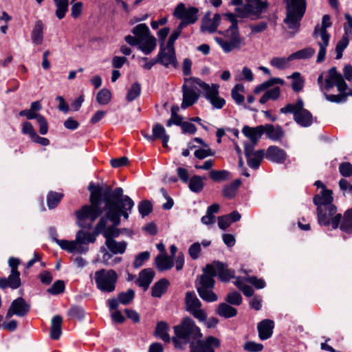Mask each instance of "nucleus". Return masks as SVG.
I'll return each instance as SVG.
<instances>
[{"label": "nucleus", "instance_id": "nucleus-21", "mask_svg": "<svg viewBox=\"0 0 352 352\" xmlns=\"http://www.w3.org/2000/svg\"><path fill=\"white\" fill-rule=\"evenodd\" d=\"M210 265L213 267V270L217 272V275H218L221 281L228 282L234 278V271L228 268L227 264L219 261H214Z\"/></svg>", "mask_w": 352, "mask_h": 352}, {"label": "nucleus", "instance_id": "nucleus-29", "mask_svg": "<svg viewBox=\"0 0 352 352\" xmlns=\"http://www.w3.org/2000/svg\"><path fill=\"white\" fill-rule=\"evenodd\" d=\"M274 327V322L270 319H265L260 322L257 325L258 337L261 340H265L270 338Z\"/></svg>", "mask_w": 352, "mask_h": 352}, {"label": "nucleus", "instance_id": "nucleus-1", "mask_svg": "<svg viewBox=\"0 0 352 352\" xmlns=\"http://www.w3.org/2000/svg\"><path fill=\"white\" fill-rule=\"evenodd\" d=\"M104 202L107 212L96 224L91 235L96 236L102 234L106 240H114L120 231L116 227L120 224V217L128 219L129 213L134 206L133 201L127 195H123V190L120 187L116 188L113 191L109 188L104 194Z\"/></svg>", "mask_w": 352, "mask_h": 352}, {"label": "nucleus", "instance_id": "nucleus-64", "mask_svg": "<svg viewBox=\"0 0 352 352\" xmlns=\"http://www.w3.org/2000/svg\"><path fill=\"white\" fill-rule=\"evenodd\" d=\"M36 120L39 124V133L41 135H45L48 131V124L47 120L41 114L38 116Z\"/></svg>", "mask_w": 352, "mask_h": 352}, {"label": "nucleus", "instance_id": "nucleus-31", "mask_svg": "<svg viewBox=\"0 0 352 352\" xmlns=\"http://www.w3.org/2000/svg\"><path fill=\"white\" fill-rule=\"evenodd\" d=\"M155 276V272L151 268H146L142 270L140 274L136 283L139 287L146 290Z\"/></svg>", "mask_w": 352, "mask_h": 352}, {"label": "nucleus", "instance_id": "nucleus-43", "mask_svg": "<svg viewBox=\"0 0 352 352\" xmlns=\"http://www.w3.org/2000/svg\"><path fill=\"white\" fill-rule=\"evenodd\" d=\"M264 156V151L263 150H258L255 152L254 155H250L248 157H246L247 158V163L248 166L254 169H257L260 164L261 162V160H263Z\"/></svg>", "mask_w": 352, "mask_h": 352}, {"label": "nucleus", "instance_id": "nucleus-23", "mask_svg": "<svg viewBox=\"0 0 352 352\" xmlns=\"http://www.w3.org/2000/svg\"><path fill=\"white\" fill-rule=\"evenodd\" d=\"M221 15L219 14H215L213 19H210V12H207L201 20V31L208 32L210 33H214L217 32V28L221 21Z\"/></svg>", "mask_w": 352, "mask_h": 352}, {"label": "nucleus", "instance_id": "nucleus-51", "mask_svg": "<svg viewBox=\"0 0 352 352\" xmlns=\"http://www.w3.org/2000/svg\"><path fill=\"white\" fill-rule=\"evenodd\" d=\"M67 315L72 319L81 320L85 316V311L80 306L74 305L68 310Z\"/></svg>", "mask_w": 352, "mask_h": 352}, {"label": "nucleus", "instance_id": "nucleus-34", "mask_svg": "<svg viewBox=\"0 0 352 352\" xmlns=\"http://www.w3.org/2000/svg\"><path fill=\"white\" fill-rule=\"evenodd\" d=\"M155 263L159 271L170 270L174 265L173 260L166 254L157 255L155 259Z\"/></svg>", "mask_w": 352, "mask_h": 352}, {"label": "nucleus", "instance_id": "nucleus-45", "mask_svg": "<svg viewBox=\"0 0 352 352\" xmlns=\"http://www.w3.org/2000/svg\"><path fill=\"white\" fill-rule=\"evenodd\" d=\"M56 7V16L58 19H62L65 17L66 12L68 10L69 3L68 0H53Z\"/></svg>", "mask_w": 352, "mask_h": 352}, {"label": "nucleus", "instance_id": "nucleus-11", "mask_svg": "<svg viewBox=\"0 0 352 352\" xmlns=\"http://www.w3.org/2000/svg\"><path fill=\"white\" fill-rule=\"evenodd\" d=\"M268 7L267 1L247 0L245 5L242 8H236V12L239 17L245 18L254 16V19H260L261 14L266 11Z\"/></svg>", "mask_w": 352, "mask_h": 352}, {"label": "nucleus", "instance_id": "nucleus-30", "mask_svg": "<svg viewBox=\"0 0 352 352\" xmlns=\"http://www.w3.org/2000/svg\"><path fill=\"white\" fill-rule=\"evenodd\" d=\"M344 35L336 46V59L342 57V52L349 45V41L352 39V28L344 27Z\"/></svg>", "mask_w": 352, "mask_h": 352}, {"label": "nucleus", "instance_id": "nucleus-27", "mask_svg": "<svg viewBox=\"0 0 352 352\" xmlns=\"http://www.w3.org/2000/svg\"><path fill=\"white\" fill-rule=\"evenodd\" d=\"M264 133L267 137L276 142H280L285 136V131L281 126L267 124L263 125Z\"/></svg>", "mask_w": 352, "mask_h": 352}, {"label": "nucleus", "instance_id": "nucleus-33", "mask_svg": "<svg viewBox=\"0 0 352 352\" xmlns=\"http://www.w3.org/2000/svg\"><path fill=\"white\" fill-rule=\"evenodd\" d=\"M43 23L41 21L38 20L35 23V25L31 32V38L32 43L35 45H41L43 41Z\"/></svg>", "mask_w": 352, "mask_h": 352}, {"label": "nucleus", "instance_id": "nucleus-50", "mask_svg": "<svg viewBox=\"0 0 352 352\" xmlns=\"http://www.w3.org/2000/svg\"><path fill=\"white\" fill-rule=\"evenodd\" d=\"M63 195L56 192H50L47 197V204L50 209L55 208L61 201Z\"/></svg>", "mask_w": 352, "mask_h": 352}, {"label": "nucleus", "instance_id": "nucleus-36", "mask_svg": "<svg viewBox=\"0 0 352 352\" xmlns=\"http://www.w3.org/2000/svg\"><path fill=\"white\" fill-rule=\"evenodd\" d=\"M217 314L225 318H230L236 316L237 309L228 303L222 302L219 305Z\"/></svg>", "mask_w": 352, "mask_h": 352}, {"label": "nucleus", "instance_id": "nucleus-8", "mask_svg": "<svg viewBox=\"0 0 352 352\" xmlns=\"http://www.w3.org/2000/svg\"><path fill=\"white\" fill-rule=\"evenodd\" d=\"M219 33L226 38L216 37L215 41L226 53H229L234 50H239L245 45L244 38L241 36L239 30L235 29V31L226 30Z\"/></svg>", "mask_w": 352, "mask_h": 352}, {"label": "nucleus", "instance_id": "nucleus-56", "mask_svg": "<svg viewBox=\"0 0 352 352\" xmlns=\"http://www.w3.org/2000/svg\"><path fill=\"white\" fill-rule=\"evenodd\" d=\"M225 300L230 305L239 306L242 302V296L239 292L234 291L228 293Z\"/></svg>", "mask_w": 352, "mask_h": 352}, {"label": "nucleus", "instance_id": "nucleus-40", "mask_svg": "<svg viewBox=\"0 0 352 352\" xmlns=\"http://www.w3.org/2000/svg\"><path fill=\"white\" fill-rule=\"evenodd\" d=\"M168 331V324L166 322L161 321L157 324L155 336L156 337L160 338L161 340L166 342H170V336L167 333Z\"/></svg>", "mask_w": 352, "mask_h": 352}, {"label": "nucleus", "instance_id": "nucleus-48", "mask_svg": "<svg viewBox=\"0 0 352 352\" xmlns=\"http://www.w3.org/2000/svg\"><path fill=\"white\" fill-rule=\"evenodd\" d=\"M288 78L293 79V82L292 83V88L294 92L298 93L303 89L305 81L301 78L300 74L299 72H294Z\"/></svg>", "mask_w": 352, "mask_h": 352}, {"label": "nucleus", "instance_id": "nucleus-47", "mask_svg": "<svg viewBox=\"0 0 352 352\" xmlns=\"http://www.w3.org/2000/svg\"><path fill=\"white\" fill-rule=\"evenodd\" d=\"M340 229L346 232H352V208L348 209L344 213Z\"/></svg>", "mask_w": 352, "mask_h": 352}, {"label": "nucleus", "instance_id": "nucleus-3", "mask_svg": "<svg viewBox=\"0 0 352 352\" xmlns=\"http://www.w3.org/2000/svg\"><path fill=\"white\" fill-rule=\"evenodd\" d=\"M217 276V272L213 270V267L207 264L203 269V274L199 276L196 282L195 287L200 298L209 302L217 300V296L212 292Z\"/></svg>", "mask_w": 352, "mask_h": 352}, {"label": "nucleus", "instance_id": "nucleus-49", "mask_svg": "<svg viewBox=\"0 0 352 352\" xmlns=\"http://www.w3.org/2000/svg\"><path fill=\"white\" fill-rule=\"evenodd\" d=\"M141 85L135 82L133 83L129 89L126 96V99L128 102H132L134 100H135L137 98H138L141 94Z\"/></svg>", "mask_w": 352, "mask_h": 352}, {"label": "nucleus", "instance_id": "nucleus-18", "mask_svg": "<svg viewBox=\"0 0 352 352\" xmlns=\"http://www.w3.org/2000/svg\"><path fill=\"white\" fill-rule=\"evenodd\" d=\"M30 310V305L22 297H19L14 300L9 307L6 318L9 319L14 315L19 317L25 316Z\"/></svg>", "mask_w": 352, "mask_h": 352}, {"label": "nucleus", "instance_id": "nucleus-24", "mask_svg": "<svg viewBox=\"0 0 352 352\" xmlns=\"http://www.w3.org/2000/svg\"><path fill=\"white\" fill-rule=\"evenodd\" d=\"M186 80L187 81V80ZM188 81L192 82L193 84L200 87L204 91L205 96L209 101L219 95V85L216 84H212L210 87L208 84L201 81L199 78L194 77L190 78Z\"/></svg>", "mask_w": 352, "mask_h": 352}, {"label": "nucleus", "instance_id": "nucleus-53", "mask_svg": "<svg viewBox=\"0 0 352 352\" xmlns=\"http://www.w3.org/2000/svg\"><path fill=\"white\" fill-rule=\"evenodd\" d=\"M111 99V93L107 89H102L98 91L96 96L97 102L102 105L107 104Z\"/></svg>", "mask_w": 352, "mask_h": 352}, {"label": "nucleus", "instance_id": "nucleus-17", "mask_svg": "<svg viewBox=\"0 0 352 352\" xmlns=\"http://www.w3.org/2000/svg\"><path fill=\"white\" fill-rule=\"evenodd\" d=\"M332 195L331 190L324 189L322 190L321 195H316L313 199L314 204L317 206V212L320 213L321 217L322 208L329 207L330 213L335 212L336 206L332 204Z\"/></svg>", "mask_w": 352, "mask_h": 352}, {"label": "nucleus", "instance_id": "nucleus-42", "mask_svg": "<svg viewBox=\"0 0 352 352\" xmlns=\"http://www.w3.org/2000/svg\"><path fill=\"white\" fill-rule=\"evenodd\" d=\"M245 93V87L242 84H236L232 89L231 96L237 104H243L245 97L242 94Z\"/></svg>", "mask_w": 352, "mask_h": 352}, {"label": "nucleus", "instance_id": "nucleus-52", "mask_svg": "<svg viewBox=\"0 0 352 352\" xmlns=\"http://www.w3.org/2000/svg\"><path fill=\"white\" fill-rule=\"evenodd\" d=\"M292 60L285 57H274L270 60V65L278 69H284L289 66V62Z\"/></svg>", "mask_w": 352, "mask_h": 352}, {"label": "nucleus", "instance_id": "nucleus-6", "mask_svg": "<svg viewBox=\"0 0 352 352\" xmlns=\"http://www.w3.org/2000/svg\"><path fill=\"white\" fill-rule=\"evenodd\" d=\"M54 241L63 249L69 252L85 253L88 250L87 244L94 243L95 239L89 232L82 230L77 232L76 239L74 241L60 240L54 238Z\"/></svg>", "mask_w": 352, "mask_h": 352}, {"label": "nucleus", "instance_id": "nucleus-16", "mask_svg": "<svg viewBox=\"0 0 352 352\" xmlns=\"http://www.w3.org/2000/svg\"><path fill=\"white\" fill-rule=\"evenodd\" d=\"M198 8L195 7L186 8L184 3H180L175 8L173 15L190 25L195 23L198 20Z\"/></svg>", "mask_w": 352, "mask_h": 352}, {"label": "nucleus", "instance_id": "nucleus-44", "mask_svg": "<svg viewBox=\"0 0 352 352\" xmlns=\"http://www.w3.org/2000/svg\"><path fill=\"white\" fill-rule=\"evenodd\" d=\"M284 82V80L280 78H271L268 80L265 81L264 82L256 86L254 89V92L256 94H258L261 91L267 89L270 87L274 86L276 84L283 85Z\"/></svg>", "mask_w": 352, "mask_h": 352}, {"label": "nucleus", "instance_id": "nucleus-9", "mask_svg": "<svg viewBox=\"0 0 352 352\" xmlns=\"http://www.w3.org/2000/svg\"><path fill=\"white\" fill-rule=\"evenodd\" d=\"M97 288L102 292L111 293L116 289L118 275L113 270L101 269L95 272Z\"/></svg>", "mask_w": 352, "mask_h": 352}, {"label": "nucleus", "instance_id": "nucleus-20", "mask_svg": "<svg viewBox=\"0 0 352 352\" xmlns=\"http://www.w3.org/2000/svg\"><path fill=\"white\" fill-rule=\"evenodd\" d=\"M157 56L159 63L165 67L172 65L176 68L178 66L175 49H166V47H164L163 43L160 44V50Z\"/></svg>", "mask_w": 352, "mask_h": 352}, {"label": "nucleus", "instance_id": "nucleus-55", "mask_svg": "<svg viewBox=\"0 0 352 352\" xmlns=\"http://www.w3.org/2000/svg\"><path fill=\"white\" fill-rule=\"evenodd\" d=\"M138 210L142 217L148 215L153 210V205L148 200H143L138 205Z\"/></svg>", "mask_w": 352, "mask_h": 352}, {"label": "nucleus", "instance_id": "nucleus-32", "mask_svg": "<svg viewBox=\"0 0 352 352\" xmlns=\"http://www.w3.org/2000/svg\"><path fill=\"white\" fill-rule=\"evenodd\" d=\"M63 318L56 315L52 318L50 336L52 340H57L62 334Z\"/></svg>", "mask_w": 352, "mask_h": 352}, {"label": "nucleus", "instance_id": "nucleus-39", "mask_svg": "<svg viewBox=\"0 0 352 352\" xmlns=\"http://www.w3.org/2000/svg\"><path fill=\"white\" fill-rule=\"evenodd\" d=\"M241 184L239 179H235L228 185L225 186L222 190L223 196L228 199L234 198Z\"/></svg>", "mask_w": 352, "mask_h": 352}, {"label": "nucleus", "instance_id": "nucleus-25", "mask_svg": "<svg viewBox=\"0 0 352 352\" xmlns=\"http://www.w3.org/2000/svg\"><path fill=\"white\" fill-rule=\"evenodd\" d=\"M265 157L273 162L283 164L287 155L281 148L277 146H270L266 151Z\"/></svg>", "mask_w": 352, "mask_h": 352}, {"label": "nucleus", "instance_id": "nucleus-38", "mask_svg": "<svg viewBox=\"0 0 352 352\" xmlns=\"http://www.w3.org/2000/svg\"><path fill=\"white\" fill-rule=\"evenodd\" d=\"M206 179V177H201L199 175L192 176L188 182L189 189L195 193L200 192L204 189V180Z\"/></svg>", "mask_w": 352, "mask_h": 352}, {"label": "nucleus", "instance_id": "nucleus-41", "mask_svg": "<svg viewBox=\"0 0 352 352\" xmlns=\"http://www.w3.org/2000/svg\"><path fill=\"white\" fill-rule=\"evenodd\" d=\"M315 52L316 51L314 48L310 47H306L290 54L289 59L292 60L294 59H307L312 57Z\"/></svg>", "mask_w": 352, "mask_h": 352}, {"label": "nucleus", "instance_id": "nucleus-13", "mask_svg": "<svg viewBox=\"0 0 352 352\" xmlns=\"http://www.w3.org/2000/svg\"><path fill=\"white\" fill-rule=\"evenodd\" d=\"M335 86L340 94L348 92V85L343 76L338 72L336 67H332L329 69L327 78L325 79V91H329Z\"/></svg>", "mask_w": 352, "mask_h": 352}, {"label": "nucleus", "instance_id": "nucleus-2", "mask_svg": "<svg viewBox=\"0 0 352 352\" xmlns=\"http://www.w3.org/2000/svg\"><path fill=\"white\" fill-rule=\"evenodd\" d=\"M131 32L134 36L127 35L125 41L131 46H138L144 54H150L156 47V38L151 35L148 27L145 23L135 26Z\"/></svg>", "mask_w": 352, "mask_h": 352}, {"label": "nucleus", "instance_id": "nucleus-22", "mask_svg": "<svg viewBox=\"0 0 352 352\" xmlns=\"http://www.w3.org/2000/svg\"><path fill=\"white\" fill-rule=\"evenodd\" d=\"M195 84L190 86H187L186 85H183V101L181 105L182 109H186L197 101L199 95L195 90Z\"/></svg>", "mask_w": 352, "mask_h": 352}, {"label": "nucleus", "instance_id": "nucleus-37", "mask_svg": "<svg viewBox=\"0 0 352 352\" xmlns=\"http://www.w3.org/2000/svg\"><path fill=\"white\" fill-rule=\"evenodd\" d=\"M105 245L109 251L113 254H123L126 248L127 243L125 241L117 242L116 240H106Z\"/></svg>", "mask_w": 352, "mask_h": 352}, {"label": "nucleus", "instance_id": "nucleus-54", "mask_svg": "<svg viewBox=\"0 0 352 352\" xmlns=\"http://www.w3.org/2000/svg\"><path fill=\"white\" fill-rule=\"evenodd\" d=\"M134 297L135 292L132 289H129L126 292H120L118 296L120 302L125 305L131 303Z\"/></svg>", "mask_w": 352, "mask_h": 352}, {"label": "nucleus", "instance_id": "nucleus-57", "mask_svg": "<svg viewBox=\"0 0 352 352\" xmlns=\"http://www.w3.org/2000/svg\"><path fill=\"white\" fill-rule=\"evenodd\" d=\"M65 283L63 280H58L55 281L51 287L48 288L47 292L52 295L61 294L65 290Z\"/></svg>", "mask_w": 352, "mask_h": 352}, {"label": "nucleus", "instance_id": "nucleus-4", "mask_svg": "<svg viewBox=\"0 0 352 352\" xmlns=\"http://www.w3.org/2000/svg\"><path fill=\"white\" fill-rule=\"evenodd\" d=\"M286 2V17L284 23L287 28L293 30L291 36L296 33L300 26V21L302 19L307 8L306 0H284Z\"/></svg>", "mask_w": 352, "mask_h": 352}, {"label": "nucleus", "instance_id": "nucleus-62", "mask_svg": "<svg viewBox=\"0 0 352 352\" xmlns=\"http://www.w3.org/2000/svg\"><path fill=\"white\" fill-rule=\"evenodd\" d=\"M245 281L254 285L256 289H263L265 287V282L262 278H257L256 276H248L245 278Z\"/></svg>", "mask_w": 352, "mask_h": 352}, {"label": "nucleus", "instance_id": "nucleus-5", "mask_svg": "<svg viewBox=\"0 0 352 352\" xmlns=\"http://www.w3.org/2000/svg\"><path fill=\"white\" fill-rule=\"evenodd\" d=\"M176 338H172L175 346H178V339H182L186 342L191 343L202 338L200 329L195 324L194 320L190 317L184 318L181 324L174 327Z\"/></svg>", "mask_w": 352, "mask_h": 352}, {"label": "nucleus", "instance_id": "nucleus-14", "mask_svg": "<svg viewBox=\"0 0 352 352\" xmlns=\"http://www.w3.org/2000/svg\"><path fill=\"white\" fill-rule=\"evenodd\" d=\"M186 309L201 322L206 320V314L201 307V302L194 292H188L185 297Z\"/></svg>", "mask_w": 352, "mask_h": 352}, {"label": "nucleus", "instance_id": "nucleus-60", "mask_svg": "<svg viewBox=\"0 0 352 352\" xmlns=\"http://www.w3.org/2000/svg\"><path fill=\"white\" fill-rule=\"evenodd\" d=\"M324 96L328 101L334 103H341L346 101V94H338L337 95L334 94H327V93H324Z\"/></svg>", "mask_w": 352, "mask_h": 352}, {"label": "nucleus", "instance_id": "nucleus-19", "mask_svg": "<svg viewBox=\"0 0 352 352\" xmlns=\"http://www.w3.org/2000/svg\"><path fill=\"white\" fill-rule=\"evenodd\" d=\"M317 214L318 221L320 226H327L331 225L333 229H336L338 227L342 219V214L337 213L336 207L335 212L331 213L329 207L322 208V217L318 212H317Z\"/></svg>", "mask_w": 352, "mask_h": 352}, {"label": "nucleus", "instance_id": "nucleus-26", "mask_svg": "<svg viewBox=\"0 0 352 352\" xmlns=\"http://www.w3.org/2000/svg\"><path fill=\"white\" fill-rule=\"evenodd\" d=\"M21 285L19 272H10L8 278H0V289H18Z\"/></svg>", "mask_w": 352, "mask_h": 352}, {"label": "nucleus", "instance_id": "nucleus-46", "mask_svg": "<svg viewBox=\"0 0 352 352\" xmlns=\"http://www.w3.org/2000/svg\"><path fill=\"white\" fill-rule=\"evenodd\" d=\"M210 179L215 182H221L228 180L230 177V173L226 170H212L209 173Z\"/></svg>", "mask_w": 352, "mask_h": 352}, {"label": "nucleus", "instance_id": "nucleus-59", "mask_svg": "<svg viewBox=\"0 0 352 352\" xmlns=\"http://www.w3.org/2000/svg\"><path fill=\"white\" fill-rule=\"evenodd\" d=\"M150 258V252L148 251L142 252L138 254L133 262V267L136 269L142 267L145 261Z\"/></svg>", "mask_w": 352, "mask_h": 352}, {"label": "nucleus", "instance_id": "nucleus-28", "mask_svg": "<svg viewBox=\"0 0 352 352\" xmlns=\"http://www.w3.org/2000/svg\"><path fill=\"white\" fill-rule=\"evenodd\" d=\"M242 133L252 143L257 144L259 139L264 133L263 125H258L256 127L245 125L242 129Z\"/></svg>", "mask_w": 352, "mask_h": 352}, {"label": "nucleus", "instance_id": "nucleus-63", "mask_svg": "<svg viewBox=\"0 0 352 352\" xmlns=\"http://www.w3.org/2000/svg\"><path fill=\"white\" fill-rule=\"evenodd\" d=\"M339 172L344 177L352 175V164L349 162H342L339 166Z\"/></svg>", "mask_w": 352, "mask_h": 352}, {"label": "nucleus", "instance_id": "nucleus-12", "mask_svg": "<svg viewBox=\"0 0 352 352\" xmlns=\"http://www.w3.org/2000/svg\"><path fill=\"white\" fill-rule=\"evenodd\" d=\"M101 213L102 211H98L89 205H85L74 212L76 217V223L82 228L90 229Z\"/></svg>", "mask_w": 352, "mask_h": 352}, {"label": "nucleus", "instance_id": "nucleus-7", "mask_svg": "<svg viewBox=\"0 0 352 352\" xmlns=\"http://www.w3.org/2000/svg\"><path fill=\"white\" fill-rule=\"evenodd\" d=\"M282 113H293L295 122L303 127L309 126L313 122V116L307 109H304L302 98H298L296 104H287L280 109Z\"/></svg>", "mask_w": 352, "mask_h": 352}, {"label": "nucleus", "instance_id": "nucleus-10", "mask_svg": "<svg viewBox=\"0 0 352 352\" xmlns=\"http://www.w3.org/2000/svg\"><path fill=\"white\" fill-rule=\"evenodd\" d=\"M331 26V17L329 14H324L322 16V25L320 30L316 27L314 30L313 36L316 38L318 34H320L322 41L318 42V45L320 47V50L317 56V63H322L326 56V49L329 45L330 34L328 33L327 29Z\"/></svg>", "mask_w": 352, "mask_h": 352}, {"label": "nucleus", "instance_id": "nucleus-15", "mask_svg": "<svg viewBox=\"0 0 352 352\" xmlns=\"http://www.w3.org/2000/svg\"><path fill=\"white\" fill-rule=\"evenodd\" d=\"M221 346V341L214 336H208L204 340L199 338L189 344L190 352H215L214 349Z\"/></svg>", "mask_w": 352, "mask_h": 352}, {"label": "nucleus", "instance_id": "nucleus-58", "mask_svg": "<svg viewBox=\"0 0 352 352\" xmlns=\"http://www.w3.org/2000/svg\"><path fill=\"white\" fill-rule=\"evenodd\" d=\"M152 133L153 135V138L155 140L157 139H163L165 136H169L164 129V127L161 124H155L153 126Z\"/></svg>", "mask_w": 352, "mask_h": 352}, {"label": "nucleus", "instance_id": "nucleus-61", "mask_svg": "<svg viewBox=\"0 0 352 352\" xmlns=\"http://www.w3.org/2000/svg\"><path fill=\"white\" fill-rule=\"evenodd\" d=\"M214 154L215 151L208 147L197 149L194 153L195 156L199 160H203L208 156H214Z\"/></svg>", "mask_w": 352, "mask_h": 352}, {"label": "nucleus", "instance_id": "nucleus-35", "mask_svg": "<svg viewBox=\"0 0 352 352\" xmlns=\"http://www.w3.org/2000/svg\"><path fill=\"white\" fill-rule=\"evenodd\" d=\"M169 285V281L166 278H162L156 282L151 288V296L160 298L164 294Z\"/></svg>", "mask_w": 352, "mask_h": 352}]
</instances>
